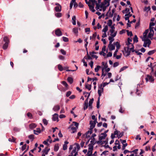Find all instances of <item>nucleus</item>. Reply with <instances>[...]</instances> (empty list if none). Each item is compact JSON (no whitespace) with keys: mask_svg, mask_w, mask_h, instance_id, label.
Returning a JSON list of instances; mask_svg holds the SVG:
<instances>
[{"mask_svg":"<svg viewBox=\"0 0 156 156\" xmlns=\"http://www.w3.org/2000/svg\"><path fill=\"white\" fill-rule=\"evenodd\" d=\"M110 4L108 2H107L106 0H105L104 2H102L101 5H99L98 7L102 8L104 11L105 10L106 7L108 6Z\"/></svg>","mask_w":156,"mask_h":156,"instance_id":"f257e3e1","label":"nucleus"},{"mask_svg":"<svg viewBox=\"0 0 156 156\" xmlns=\"http://www.w3.org/2000/svg\"><path fill=\"white\" fill-rule=\"evenodd\" d=\"M129 11V9L128 8H126L125 10L122 11L123 13H126L125 15L126 17H125V20H128L129 19V17L132 16V14H130Z\"/></svg>","mask_w":156,"mask_h":156,"instance_id":"f03ea898","label":"nucleus"},{"mask_svg":"<svg viewBox=\"0 0 156 156\" xmlns=\"http://www.w3.org/2000/svg\"><path fill=\"white\" fill-rule=\"evenodd\" d=\"M102 64V70H104L106 72H108L110 70V69L108 67V65L107 62H102L101 63Z\"/></svg>","mask_w":156,"mask_h":156,"instance_id":"7ed1b4c3","label":"nucleus"},{"mask_svg":"<svg viewBox=\"0 0 156 156\" xmlns=\"http://www.w3.org/2000/svg\"><path fill=\"white\" fill-rule=\"evenodd\" d=\"M107 136V134H105V133H101V135L100 136L99 138V140L97 141V143L100 144L102 142V140L104 139Z\"/></svg>","mask_w":156,"mask_h":156,"instance_id":"20e7f679","label":"nucleus"},{"mask_svg":"<svg viewBox=\"0 0 156 156\" xmlns=\"http://www.w3.org/2000/svg\"><path fill=\"white\" fill-rule=\"evenodd\" d=\"M124 50L122 51L123 55L126 57H127L129 55L131 50L126 47H124Z\"/></svg>","mask_w":156,"mask_h":156,"instance_id":"39448f33","label":"nucleus"},{"mask_svg":"<svg viewBox=\"0 0 156 156\" xmlns=\"http://www.w3.org/2000/svg\"><path fill=\"white\" fill-rule=\"evenodd\" d=\"M115 28L114 26H112L111 27V29L109 30L111 33L110 35L113 37H115L117 34V31L115 32Z\"/></svg>","mask_w":156,"mask_h":156,"instance_id":"423d86ee","label":"nucleus"},{"mask_svg":"<svg viewBox=\"0 0 156 156\" xmlns=\"http://www.w3.org/2000/svg\"><path fill=\"white\" fill-rule=\"evenodd\" d=\"M142 40L144 41L143 46L144 47H146L147 45V46L149 47V45L151 43V41L150 40L147 39V38L146 39H145V40Z\"/></svg>","mask_w":156,"mask_h":156,"instance_id":"0eeeda50","label":"nucleus"},{"mask_svg":"<svg viewBox=\"0 0 156 156\" xmlns=\"http://www.w3.org/2000/svg\"><path fill=\"white\" fill-rule=\"evenodd\" d=\"M146 80L147 82L149 81L151 82H154V77L152 76L147 75V77L146 78Z\"/></svg>","mask_w":156,"mask_h":156,"instance_id":"6e6552de","label":"nucleus"},{"mask_svg":"<svg viewBox=\"0 0 156 156\" xmlns=\"http://www.w3.org/2000/svg\"><path fill=\"white\" fill-rule=\"evenodd\" d=\"M126 45L127 46V47L126 48L129 49V50H131L132 52H134L135 51L134 49V46L132 44H126Z\"/></svg>","mask_w":156,"mask_h":156,"instance_id":"1a4fd4ad","label":"nucleus"},{"mask_svg":"<svg viewBox=\"0 0 156 156\" xmlns=\"http://www.w3.org/2000/svg\"><path fill=\"white\" fill-rule=\"evenodd\" d=\"M97 122L96 120L94 121H90V129H93L94 127Z\"/></svg>","mask_w":156,"mask_h":156,"instance_id":"9d476101","label":"nucleus"},{"mask_svg":"<svg viewBox=\"0 0 156 156\" xmlns=\"http://www.w3.org/2000/svg\"><path fill=\"white\" fill-rule=\"evenodd\" d=\"M88 146V150L87 155H92V151L93 149V146L92 144H89Z\"/></svg>","mask_w":156,"mask_h":156,"instance_id":"9b49d317","label":"nucleus"},{"mask_svg":"<svg viewBox=\"0 0 156 156\" xmlns=\"http://www.w3.org/2000/svg\"><path fill=\"white\" fill-rule=\"evenodd\" d=\"M120 141L123 144L122 149V150H124L125 149V147L127 146V144L126 143V140H122L121 139H120Z\"/></svg>","mask_w":156,"mask_h":156,"instance_id":"f8f14e48","label":"nucleus"},{"mask_svg":"<svg viewBox=\"0 0 156 156\" xmlns=\"http://www.w3.org/2000/svg\"><path fill=\"white\" fill-rule=\"evenodd\" d=\"M77 153V151H76V148H74L70 154H69L68 156H76Z\"/></svg>","mask_w":156,"mask_h":156,"instance_id":"ddd939ff","label":"nucleus"},{"mask_svg":"<svg viewBox=\"0 0 156 156\" xmlns=\"http://www.w3.org/2000/svg\"><path fill=\"white\" fill-rule=\"evenodd\" d=\"M150 32L149 33L148 37L152 40V38L153 37L154 34V32L153 29H150Z\"/></svg>","mask_w":156,"mask_h":156,"instance_id":"4468645a","label":"nucleus"},{"mask_svg":"<svg viewBox=\"0 0 156 156\" xmlns=\"http://www.w3.org/2000/svg\"><path fill=\"white\" fill-rule=\"evenodd\" d=\"M104 90L103 87H102V86H101L100 87H99L98 88V93L99 96V97L101 96V93L103 92Z\"/></svg>","mask_w":156,"mask_h":156,"instance_id":"2eb2a0df","label":"nucleus"},{"mask_svg":"<svg viewBox=\"0 0 156 156\" xmlns=\"http://www.w3.org/2000/svg\"><path fill=\"white\" fill-rule=\"evenodd\" d=\"M55 34L58 36H60L62 35V33L59 29H57L55 30Z\"/></svg>","mask_w":156,"mask_h":156,"instance_id":"dca6fc26","label":"nucleus"},{"mask_svg":"<svg viewBox=\"0 0 156 156\" xmlns=\"http://www.w3.org/2000/svg\"><path fill=\"white\" fill-rule=\"evenodd\" d=\"M52 120L54 121H58V115L56 113H55L53 115L52 118Z\"/></svg>","mask_w":156,"mask_h":156,"instance_id":"f3484780","label":"nucleus"},{"mask_svg":"<svg viewBox=\"0 0 156 156\" xmlns=\"http://www.w3.org/2000/svg\"><path fill=\"white\" fill-rule=\"evenodd\" d=\"M108 47L109 50L111 51L114 50L115 49V45H113L112 43H109L108 46Z\"/></svg>","mask_w":156,"mask_h":156,"instance_id":"a211bd4d","label":"nucleus"},{"mask_svg":"<svg viewBox=\"0 0 156 156\" xmlns=\"http://www.w3.org/2000/svg\"><path fill=\"white\" fill-rule=\"evenodd\" d=\"M148 31L149 30L147 29L145 31L144 33L143 34V37L142 38V40H145V39H146L147 38V35L148 32Z\"/></svg>","mask_w":156,"mask_h":156,"instance_id":"6ab92c4d","label":"nucleus"},{"mask_svg":"<svg viewBox=\"0 0 156 156\" xmlns=\"http://www.w3.org/2000/svg\"><path fill=\"white\" fill-rule=\"evenodd\" d=\"M148 31L149 30L147 29L145 31L144 33L143 34V37L142 38V40H145V39H146L147 38V35L148 32Z\"/></svg>","mask_w":156,"mask_h":156,"instance_id":"aec40b11","label":"nucleus"},{"mask_svg":"<svg viewBox=\"0 0 156 156\" xmlns=\"http://www.w3.org/2000/svg\"><path fill=\"white\" fill-rule=\"evenodd\" d=\"M69 144V142L67 141H65L64 142V144L63 145V149L64 150H66L67 149V144Z\"/></svg>","mask_w":156,"mask_h":156,"instance_id":"412c9836","label":"nucleus"},{"mask_svg":"<svg viewBox=\"0 0 156 156\" xmlns=\"http://www.w3.org/2000/svg\"><path fill=\"white\" fill-rule=\"evenodd\" d=\"M94 101V99L92 98L89 101V108L90 109H92V105Z\"/></svg>","mask_w":156,"mask_h":156,"instance_id":"4be33fe9","label":"nucleus"},{"mask_svg":"<svg viewBox=\"0 0 156 156\" xmlns=\"http://www.w3.org/2000/svg\"><path fill=\"white\" fill-rule=\"evenodd\" d=\"M89 2H90V4L91 3H92V5H94V4L95 3L97 7H98L99 5L97 3V1L96 0H89Z\"/></svg>","mask_w":156,"mask_h":156,"instance_id":"5701e85b","label":"nucleus"},{"mask_svg":"<svg viewBox=\"0 0 156 156\" xmlns=\"http://www.w3.org/2000/svg\"><path fill=\"white\" fill-rule=\"evenodd\" d=\"M34 133L36 135H38L41 133V130L40 128H37L36 130H34Z\"/></svg>","mask_w":156,"mask_h":156,"instance_id":"b1692460","label":"nucleus"},{"mask_svg":"<svg viewBox=\"0 0 156 156\" xmlns=\"http://www.w3.org/2000/svg\"><path fill=\"white\" fill-rule=\"evenodd\" d=\"M88 98H87L85 101L84 105V110H85V109H87L88 107Z\"/></svg>","mask_w":156,"mask_h":156,"instance_id":"393cba45","label":"nucleus"},{"mask_svg":"<svg viewBox=\"0 0 156 156\" xmlns=\"http://www.w3.org/2000/svg\"><path fill=\"white\" fill-rule=\"evenodd\" d=\"M88 6L89 7V9L93 12H94L95 11V10L94 9V5H90V4H88Z\"/></svg>","mask_w":156,"mask_h":156,"instance_id":"a878e982","label":"nucleus"},{"mask_svg":"<svg viewBox=\"0 0 156 156\" xmlns=\"http://www.w3.org/2000/svg\"><path fill=\"white\" fill-rule=\"evenodd\" d=\"M55 11L57 12H60L61 10V5L57 6L55 8Z\"/></svg>","mask_w":156,"mask_h":156,"instance_id":"bb28decb","label":"nucleus"},{"mask_svg":"<svg viewBox=\"0 0 156 156\" xmlns=\"http://www.w3.org/2000/svg\"><path fill=\"white\" fill-rule=\"evenodd\" d=\"M60 106L58 105H56L54 106L53 108V110L55 111H58L60 109Z\"/></svg>","mask_w":156,"mask_h":156,"instance_id":"cd10ccee","label":"nucleus"},{"mask_svg":"<svg viewBox=\"0 0 156 156\" xmlns=\"http://www.w3.org/2000/svg\"><path fill=\"white\" fill-rule=\"evenodd\" d=\"M50 150V149L48 148L47 147H46L45 149L42 151L43 153H44L46 154H48V151Z\"/></svg>","mask_w":156,"mask_h":156,"instance_id":"c85d7f7f","label":"nucleus"},{"mask_svg":"<svg viewBox=\"0 0 156 156\" xmlns=\"http://www.w3.org/2000/svg\"><path fill=\"white\" fill-rule=\"evenodd\" d=\"M92 133V129H90V130L88 131L86 133V136L87 137H89L90 135Z\"/></svg>","mask_w":156,"mask_h":156,"instance_id":"c756f323","label":"nucleus"},{"mask_svg":"<svg viewBox=\"0 0 156 156\" xmlns=\"http://www.w3.org/2000/svg\"><path fill=\"white\" fill-rule=\"evenodd\" d=\"M92 139V140L90 141V144H92V146L93 145L96 143H97V142L95 141V139L94 138H91Z\"/></svg>","mask_w":156,"mask_h":156,"instance_id":"7c9ffc66","label":"nucleus"},{"mask_svg":"<svg viewBox=\"0 0 156 156\" xmlns=\"http://www.w3.org/2000/svg\"><path fill=\"white\" fill-rule=\"evenodd\" d=\"M36 124L34 123H31L29 125V127L30 129H33L36 127Z\"/></svg>","mask_w":156,"mask_h":156,"instance_id":"2f4dec72","label":"nucleus"},{"mask_svg":"<svg viewBox=\"0 0 156 156\" xmlns=\"http://www.w3.org/2000/svg\"><path fill=\"white\" fill-rule=\"evenodd\" d=\"M114 44L116 46V49L119 50L120 47L119 43L118 42H116L115 43H114Z\"/></svg>","mask_w":156,"mask_h":156,"instance_id":"473e14b6","label":"nucleus"},{"mask_svg":"<svg viewBox=\"0 0 156 156\" xmlns=\"http://www.w3.org/2000/svg\"><path fill=\"white\" fill-rule=\"evenodd\" d=\"M3 41L5 42V43H9V38L6 37H4L3 39Z\"/></svg>","mask_w":156,"mask_h":156,"instance_id":"72a5a7b5","label":"nucleus"},{"mask_svg":"<svg viewBox=\"0 0 156 156\" xmlns=\"http://www.w3.org/2000/svg\"><path fill=\"white\" fill-rule=\"evenodd\" d=\"M59 148V147L58 145V144H55L54 146V150L55 151H57Z\"/></svg>","mask_w":156,"mask_h":156,"instance_id":"f704fd0d","label":"nucleus"},{"mask_svg":"<svg viewBox=\"0 0 156 156\" xmlns=\"http://www.w3.org/2000/svg\"><path fill=\"white\" fill-rule=\"evenodd\" d=\"M113 14L112 12L110 11V9L109 10L108 13L107 15L108 16L110 17H112L113 16Z\"/></svg>","mask_w":156,"mask_h":156,"instance_id":"c9c22d12","label":"nucleus"},{"mask_svg":"<svg viewBox=\"0 0 156 156\" xmlns=\"http://www.w3.org/2000/svg\"><path fill=\"white\" fill-rule=\"evenodd\" d=\"M67 80L70 84H72L73 82V79L71 77H68L67 78Z\"/></svg>","mask_w":156,"mask_h":156,"instance_id":"e433bc0d","label":"nucleus"},{"mask_svg":"<svg viewBox=\"0 0 156 156\" xmlns=\"http://www.w3.org/2000/svg\"><path fill=\"white\" fill-rule=\"evenodd\" d=\"M90 54L93 58H96V59H97L98 58V57L95 55H92V54H96V53L94 51L92 52H89Z\"/></svg>","mask_w":156,"mask_h":156,"instance_id":"4c0bfd02","label":"nucleus"},{"mask_svg":"<svg viewBox=\"0 0 156 156\" xmlns=\"http://www.w3.org/2000/svg\"><path fill=\"white\" fill-rule=\"evenodd\" d=\"M9 44V43H8L7 42L5 43L3 46V49L4 50H5L7 49L8 47Z\"/></svg>","mask_w":156,"mask_h":156,"instance_id":"58836bf2","label":"nucleus"},{"mask_svg":"<svg viewBox=\"0 0 156 156\" xmlns=\"http://www.w3.org/2000/svg\"><path fill=\"white\" fill-rule=\"evenodd\" d=\"M114 37H113L111 36L109 37L108 40L110 41L109 43H112V42L114 40V39L113 38Z\"/></svg>","mask_w":156,"mask_h":156,"instance_id":"ea45409f","label":"nucleus"},{"mask_svg":"<svg viewBox=\"0 0 156 156\" xmlns=\"http://www.w3.org/2000/svg\"><path fill=\"white\" fill-rule=\"evenodd\" d=\"M72 20H73V25H75L76 24V16H74L72 18Z\"/></svg>","mask_w":156,"mask_h":156,"instance_id":"a19ab883","label":"nucleus"},{"mask_svg":"<svg viewBox=\"0 0 156 156\" xmlns=\"http://www.w3.org/2000/svg\"><path fill=\"white\" fill-rule=\"evenodd\" d=\"M155 25V23L153 22H151L149 25V29H153L154 27L152 26H154Z\"/></svg>","mask_w":156,"mask_h":156,"instance_id":"79ce46f5","label":"nucleus"},{"mask_svg":"<svg viewBox=\"0 0 156 156\" xmlns=\"http://www.w3.org/2000/svg\"><path fill=\"white\" fill-rule=\"evenodd\" d=\"M16 140V139L13 136H12L11 138H9L8 140L9 141L15 142Z\"/></svg>","mask_w":156,"mask_h":156,"instance_id":"37998d69","label":"nucleus"},{"mask_svg":"<svg viewBox=\"0 0 156 156\" xmlns=\"http://www.w3.org/2000/svg\"><path fill=\"white\" fill-rule=\"evenodd\" d=\"M73 32L75 34H76L78 33V29L77 28L75 27L73 29Z\"/></svg>","mask_w":156,"mask_h":156,"instance_id":"c03bdc74","label":"nucleus"},{"mask_svg":"<svg viewBox=\"0 0 156 156\" xmlns=\"http://www.w3.org/2000/svg\"><path fill=\"white\" fill-rule=\"evenodd\" d=\"M156 51V50H155L149 51L148 53V54L149 55H152L154 54L155 52Z\"/></svg>","mask_w":156,"mask_h":156,"instance_id":"a18cd8bd","label":"nucleus"},{"mask_svg":"<svg viewBox=\"0 0 156 156\" xmlns=\"http://www.w3.org/2000/svg\"><path fill=\"white\" fill-rule=\"evenodd\" d=\"M107 73H105L104 70H102V74L101 76V77H102V79H103L104 77L106 75Z\"/></svg>","mask_w":156,"mask_h":156,"instance_id":"49530a36","label":"nucleus"},{"mask_svg":"<svg viewBox=\"0 0 156 156\" xmlns=\"http://www.w3.org/2000/svg\"><path fill=\"white\" fill-rule=\"evenodd\" d=\"M58 69L61 71H62L64 70V68H63L62 66L60 64H59L58 66Z\"/></svg>","mask_w":156,"mask_h":156,"instance_id":"de8ad7c7","label":"nucleus"},{"mask_svg":"<svg viewBox=\"0 0 156 156\" xmlns=\"http://www.w3.org/2000/svg\"><path fill=\"white\" fill-rule=\"evenodd\" d=\"M85 87L87 89L90 90L91 89V86L90 84H87L86 85Z\"/></svg>","mask_w":156,"mask_h":156,"instance_id":"09e8293b","label":"nucleus"},{"mask_svg":"<svg viewBox=\"0 0 156 156\" xmlns=\"http://www.w3.org/2000/svg\"><path fill=\"white\" fill-rule=\"evenodd\" d=\"M108 30V26L106 25L102 30V32H106Z\"/></svg>","mask_w":156,"mask_h":156,"instance_id":"8fccbe9b","label":"nucleus"},{"mask_svg":"<svg viewBox=\"0 0 156 156\" xmlns=\"http://www.w3.org/2000/svg\"><path fill=\"white\" fill-rule=\"evenodd\" d=\"M77 129V128H76V127H72L71 128V130L72 131V133H74L76 132Z\"/></svg>","mask_w":156,"mask_h":156,"instance_id":"3c124183","label":"nucleus"},{"mask_svg":"<svg viewBox=\"0 0 156 156\" xmlns=\"http://www.w3.org/2000/svg\"><path fill=\"white\" fill-rule=\"evenodd\" d=\"M83 94L84 95L85 97H87L88 98L90 96V93H89L86 92H83Z\"/></svg>","mask_w":156,"mask_h":156,"instance_id":"603ef678","label":"nucleus"},{"mask_svg":"<svg viewBox=\"0 0 156 156\" xmlns=\"http://www.w3.org/2000/svg\"><path fill=\"white\" fill-rule=\"evenodd\" d=\"M27 117L30 119H31L33 118L32 115L30 112H28L27 114Z\"/></svg>","mask_w":156,"mask_h":156,"instance_id":"864d4df0","label":"nucleus"},{"mask_svg":"<svg viewBox=\"0 0 156 156\" xmlns=\"http://www.w3.org/2000/svg\"><path fill=\"white\" fill-rule=\"evenodd\" d=\"M101 68V66H98L96 68H95L94 69L95 71L96 72H97Z\"/></svg>","mask_w":156,"mask_h":156,"instance_id":"5fc2aeb1","label":"nucleus"},{"mask_svg":"<svg viewBox=\"0 0 156 156\" xmlns=\"http://www.w3.org/2000/svg\"><path fill=\"white\" fill-rule=\"evenodd\" d=\"M133 40L134 42H135L136 43L138 42V37L136 35H135L134 37L133 38Z\"/></svg>","mask_w":156,"mask_h":156,"instance_id":"6e6d98bb","label":"nucleus"},{"mask_svg":"<svg viewBox=\"0 0 156 156\" xmlns=\"http://www.w3.org/2000/svg\"><path fill=\"white\" fill-rule=\"evenodd\" d=\"M43 122L44 125H47L48 124V121L45 119H43Z\"/></svg>","mask_w":156,"mask_h":156,"instance_id":"4d7b16f0","label":"nucleus"},{"mask_svg":"<svg viewBox=\"0 0 156 156\" xmlns=\"http://www.w3.org/2000/svg\"><path fill=\"white\" fill-rule=\"evenodd\" d=\"M100 104V98H98V100L97 102V107L98 108H99Z\"/></svg>","mask_w":156,"mask_h":156,"instance_id":"13d9d810","label":"nucleus"},{"mask_svg":"<svg viewBox=\"0 0 156 156\" xmlns=\"http://www.w3.org/2000/svg\"><path fill=\"white\" fill-rule=\"evenodd\" d=\"M112 22L111 20H109L107 23V24L109 26H112L111 25L112 24Z\"/></svg>","mask_w":156,"mask_h":156,"instance_id":"bf43d9fd","label":"nucleus"},{"mask_svg":"<svg viewBox=\"0 0 156 156\" xmlns=\"http://www.w3.org/2000/svg\"><path fill=\"white\" fill-rule=\"evenodd\" d=\"M62 38L63 41L64 42H67L69 41L68 38L66 37H63Z\"/></svg>","mask_w":156,"mask_h":156,"instance_id":"052dcab7","label":"nucleus"},{"mask_svg":"<svg viewBox=\"0 0 156 156\" xmlns=\"http://www.w3.org/2000/svg\"><path fill=\"white\" fill-rule=\"evenodd\" d=\"M34 135L33 134L30 135L28 136V138L30 139H32V141L34 140Z\"/></svg>","mask_w":156,"mask_h":156,"instance_id":"680f3d73","label":"nucleus"},{"mask_svg":"<svg viewBox=\"0 0 156 156\" xmlns=\"http://www.w3.org/2000/svg\"><path fill=\"white\" fill-rule=\"evenodd\" d=\"M97 36V34L96 32H95L93 34L92 36V39L94 40Z\"/></svg>","mask_w":156,"mask_h":156,"instance_id":"e2e57ef3","label":"nucleus"},{"mask_svg":"<svg viewBox=\"0 0 156 156\" xmlns=\"http://www.w3.org/2000/svg\"><path fill=\"white\" fill-rule=\"evenodd\" d=\"M126 32H127V35L128 36H133V34L132 32L129 31V30H127Z\"/></svg>","mask_w":156,"mask_h":156,"instance_id":"0e129e2a","label":"nucleus"},{"mask_svg":"<svg viewBox=\"0 0 156 156\" xmlns=\"http://www.w3.org/2000/svg\"><path fill=\"white\" fill-rule=\"evenodd\" d=\"M27 147V145L26 144H24L23 146L21 147V149L22 151H23Z\"/></svg>","mask_w":156,"mask_h":156,"instance_id":"69168bd1","label":"nucleus"},{"mask_svg":"<svg viewBox=\"0 0 156 156\" xmlns=\"http://www.w3.org/2000/svg\"><path fill=\"white\" fill-rule=\"evenodd\" d=\"M60 52L63 55H66V51L63 49H61L60 50Z\"/></svg>","mask_w":156,"mask_h":156,"instance_id":"338daca9","label":"nucleus"},{"mask_svg":"<svg viewBox=\"0 0 156 156\" xmlns=\"http://www.w3.org/2000/svg\"><path fill=\"white\" fill-rule=\"evenodd\" d=\"M55 16L57 17H60L62 16V14L61 13H57L55 14Z\"/></svg>","mask_w":156,"mask_h":156,"instance_id":"774afa93","label":"nucleus"}]
</instances>
